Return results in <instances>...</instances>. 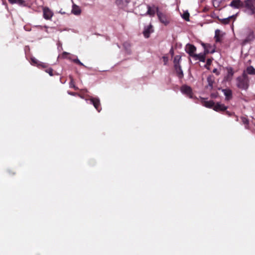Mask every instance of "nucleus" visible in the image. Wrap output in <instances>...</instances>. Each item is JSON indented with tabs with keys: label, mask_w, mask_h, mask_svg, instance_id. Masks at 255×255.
<instances>
[{
	"label": "nucleus",
	"mask_w": 255,
	"mask_h": 255,
	"mask_svg": "<svg viewBox=\"0 0 255 255\" xmlns=\"http://www.w3.org/2000/svg\"><path fill=\"white\" fill-rule=\"evenodd\" d=\"M247 73L250 75H255V69L252 66H250L247 68Z\"/></svg>",
	"instance_id": "obj_23"
},
{
	"label": "nucleus",
	"mask_w": 255,
	"mask_h": 255,
	"mask_svg": "<svg viewBox=\"0 0 255 255\" xmlns=\"http://www.w3.org/2000/svg\"><path fill=\"white\" fill-rule=\"evenodd\" d=\"M130 0H116V4L121 8L126 6L129 2Z\"/></svg>",
	"instance_id": "obj_15"
},
{
	"label": "nucleus",
	"mask_w": 255,
	"mask_h": 255,
	"mask_svg": "<svg viewBox=\"0 0 255 255\" xmlns=\"http://www.w3.org/2000/svg\"><path fill=\"white\" fill-rule=\"evenodd\" d=\"M205 55L204 54L200 53L199 54H196L193 58H195L196 60L198 59L201 62H205Z\"/></svg>",
	"instance_id": "obj_21"
},
{
	"label": "nucleus",
	"mask_w": 255,
	"mask_h": 255,
	"mask_svg": "<svg viewBox=\"0 0 255 255\" xmlns=\"http://www.w3.org/2000/svg\"><path fill=\"white\" fill-rule=\"evenodd\" d=\"M220 30L217 29L215 31V39L216 42H220L221 39L220 37Z\"/></svg>",
	"instance_id": "obj_27"
},
{
	"label": "nucleus",
	"mask_w": 255,
	"mask_h": 255,
	"mask_svg": "<svg viewBox=\"0 0 255 255\" xmlns=\"http://www.w3.org/2000/svg\"><path fill=\"white\" fill-rule=\"evenodd\" d=\"M72 12L73 13L75 14H79L81 13V10L80 8L78 6L74 5L73 6Z\"/></svg>",
	"instance_id": "obj_25"
},
{
	"label": "nucleus",
	"mask_w": 255,
	"mask_h": 255,
	"mask_svg": "<svg viewBox=\"0 0 255 255\" xmlns=\"http://www.w3.org/2000/svg\"><path fill=\"white\" fill-rule=\"evenodd\" d=\"M227 109V107L225 106L224 104H220V103H217L216 105L214 104V106L213 108V110L216 112H224L226 111V114L229 116H231V113L228 111H226Z\"/></svg>",
	"instance_id": "obj_4"
},
{
	"label": "nucleus",
	"mask_w": 255,
	"mask_h": 255,
	"mask_svg": "<svg viewBox=\"0 0 255 255\" xmlns=\"http://www.w3.org/2000/svg\"><path fill=\"white\" fill-rule=\"evenodd\" d=\"M72 61L77 64L85 67V66L78 58L72 59Z\"/></svg>",
	"instance_id": "obj_31"
},
{
	"label": "nucleus",
	"mask_w": 255,
	"mask_h": 255,
	"mask_svg": "<svg viewBox=\"0 0 255 255\" xmlns=\"http://www.w3.org/2000/svg\"><path fill=\"white\" fill-rule=\"evenodd\" d=\"M153 32V26L151 24H150L149 25L145 27L143 34L145 38H148L150 36V34Z\"/></svg>",
	"instance_id": "obj_11"
},
{
	"label": "nucleus",
	"mask_w": 255,
	"mask_h": 255,
	"mask_svg": "<svg viewBox=\"0 0 255 255\" xmlns=\"http://www.w3.org/2000/svg\"><path fill=\"white\" fill-rule=\"evenodd\" d=\"M31 62L33 65H37V66L39 63V61L36 58H35L34 57L31 58Z\"/></svg>",
	"instance_id": "obj_32"
},
{
	"label": "nucleus",
	"mask_w": 255,
	"mask_h": 255,
	"mask_svg": "<svg viewBox=\"0 0 255 255\" xmlns=\"http://www.w3.org/2000/svg\"><path fill=\"white\" fill-rule=\"evenodd\" d=\"M91 104H93L98 112H100L102 109L100 101L98 98L91 97L89 99Z\"/></svg>",
	"instance_id": "obj_6"
},
{
	"label": "nucleus",
	"mask_w": 255,
	"mask_h": 255,
	"mask_svg": "<svg viewBox=\"0 0 255 255\" xmlns=\"http://www.w3.org/2000/svg\"><path fill=\"white\" fill-rule=\"evenodd\" d=\"M241 119L242 123L245 125L246 128L248 129L249 124V120L246 117H241Z\"/></svg>",
	"instance_id": "obj_24"
},
{
	"label": "nucleus",
	"mask_w": 255,
	"mask_h": 255,
	"mask_svg": "<svg viewBox=\"0 0 255 255\" xmlns=\"http://www.w3.org/2000/svg\"><path fill=\"white\" fill-rule=\"evenodd\" d=\"M43 12V17L47 20H50L53 15V12L48 7H44Z\"/></svg>",
	"instance_id": "obj_9"
},
{
	"label": "nucleus",
	"mask_w": 255,
	"mask_h": 255,
	"mask_svg": "<svg viewBox=\"0 0 255 255\" xmlns=\"http://www.w3.org/2000/svg\"><path fill=\"white\" fill-rule=\"evenodd\" d=\"M234 71H233V70L232 68H230L229 69H228V75H227V77L228 78H232L234 75Z\"/></svg>",
	"instance_id": "obj_28"
},
{
	"label": "nucleus",
	"mask_w": 255,
	"mask_h": 255,
	"mask_svg": "<svg viewBox=\"0 0 255 255\" xmlns=\"http://www.w3.org/2000/svg\"><path fill=\"white\" fill-rule=\"evenodd\" d=\"M156 9L157 10V15L160 22L165 25H167L169 23L168 16L166 14L159 11L158 7H156Z\"/></svg>",
	"instance_id": "obj_3"
},
{
	"label": "nucleus",
	"mask_w": 255,
	"mask_h": 255,
	"mask_svg": "<svg viewBox=\"0 0 255 255\" xmlns=\"http://www.w3.org/2000/svg\"><path fill=\"white\" fill-rule=\"evenodd\" d=\"M163 59H164V61L165 63L166 62V61H167V58H166L165 57H163Z\"/></svg>",
	"instance_id": "obj_39"
},
{
	"label": "nucleus",
	"mask_w": 255,
	"mask_h": 255,
	"mask_svg": "<svg viewBox=\"0 0 255 255\" xmlns=\"http://www.w3.org/2000/svg\"><path fill=\"white\" fill-rule=\"evenodd\" d=\"M211 63H212V60H211L210 59H207V65H210Z\"/></svg>",
	"instance_id": "obj_37"
},
{
	"label": "nucleus",
	"mask_w": 255,
	"mask_h": 255,
	"mask_svg": "<svg viewBox=\"0 0 255 255\" xmlns=\"http://www.w3.org/2000/svg\"><path fill=\"white\" fill-rule=\"evenodd\" d=\"M229 5L234 8L241 9L243 8V1L241 0H233Z\"/></svg>",
	"instance_id": "obj_8"
},
{
	"label": "nucleus",
	"mask_w": 255,
	"mask_h": 255,
	"mask_svg": "<svg viewBox=\"0 0 255 255\" xmlns=\"http://www.w3.org/2000/svg\"><path fill=\"white\" fill-rule=\"evenodd\" d=\"M213 72L214 73H216L217 75L219 74V72H218V70L217 69H214L213 70Z\"/></svg>",
	"instance_id": "obj_38"
},
{
	"label": "nucleus",
	"mask_w": 255,
	"mask_h": 255,
	"mask_svg": "<svg viewBox=\"0 0 255 255\" xmlns=\"http://www.w3.org/2000/svg\"><path fill=\"white\" fill-rule=\"evenodd\" d=\"M236 16H237V14H235V15H233L229 16L226 18H223V19L218 18V19L220 20V21L221 22V23L222 24H227L230 23L231 19H233L234 20H235L236 19Z\"/></svg>",
	"instance_id": "obj_14"
},
{
	"label": "nucleus",
	"mask_w": 255,
	"mask_h": 255,
	"mask_svg": "<svg viewBox=\"0 0 255 255\" xmlns=\"http://www.w3.org/2000/svg\"><path fill=\"white\" fill-rule=\"evenodd\" d=\"M182 17L186 21H189V13L188 12H184Z\"/></svg>",
	"instance_id": "obj_30"
},
{
	"label": "nucleus",
	"mask_w": 255,
	"mask_h": 255,
	"mask_svg": "<svg viewBox=\"0 0 255 255\" xmlns=\"http://www.w3.org/2000/svg\"><path fill=\"white\" fill-rule=\"evenodd\" d=\"M53 69L51 68H48L45 70V72L48 73L51 76L53 75Z\"/></svg>",
	"instance_id": "obj_33"
},
{
	"label": "nucleus",
	"mask_w": 255,
	"mask_h": 255,
	"mask_svg": "<svg viewBox=\"0 0 255 255\" xmlns=\"http://www.w3.org/2000/svg\"><path fill=\"white\" fill-rule=\"evenodd\" d=\"M82 91L84 92H88V90L87 89H83V90H82Z\"/></svg>",
	"instance_id": "obj_40"
},
{
	"label": "nucleus",
	"mask_w": 255,
	"mask_h": 255,
	"mask_svg": "<svg viewBox=\"0 0 255 255\" xmlns=\"http://www.w3.org/2000/svg\"><path fill=\"white\" fill-rule=\"evenodd\" d=\"M157 7H151L149 5H147V11L145 13V15L147 14L150 15V16H153L155 13H157V10L156 9Z\"/></svg>",
	"instance_id": "obj_16"
},
{
	"label": "nucleus",
	"mask_w": 255,
	"mask_h": 255,
	"mask_svg": "<svg viewBox=\"0 0 255 255\" xmlns=\"http://www.w3.org/2000/svg\"><path fill=\"white\" fill-rule=\"evenodd\" d=\"M181 92L190 98L193 97V92L191 88L187 85H183L180 89Z\"/></svg>",
	"instance_id": "obj_5"
},
{
	"label": "nucleus",
	"mask_w": 255,
	"mask_h": 255,
	"mask_svg": "<svg viewBox=\"0 0 255 255\" xmlns=\"http://www.w3.org/2000/svg\"><path fill=\"white\" fill-rule=\"evenodd\" d=\"M68 93L70 95H72V96H75L76 95H78L76 93H74V92H68Z\"/></svg>",
	"instance_id": "obj_36"
},
{
	"label": "nucleus",
	"mask_w": 255,
	"mask_h": 255,
	"mask_svg": "<svg viewBox=\"0 0 255 255\" xmlns=\"http://www.w3.org/2000/svg\"><path fill=\"white\" fill-rule=\"evenodd\" d=\"M11 4L16 3L20 6L25 5V1L24 0H8Z\"/></svg>",
	"instance_id": "obj_20"
},
{
	"label": "nucleus",
	"mask_w": 255,
	"mask_h": 255,
	"mask_svg": "<svg viewBox=\"0 0 255 255\" xmlns=\"http://www.w3.org/2000/svg\"><path fill=\"white\" fill-rule=\"evenodd\" d=\"M249 78L245 72L236 79V86L241 90L247 91L249 87Z\"/></svg>",
	"instance_id": "obj_1"
},
{
	"label": "nucleus",
	"mask_w": 255,
	"mask_h": 255,
	"mask_svg": "<svg viewBox=\"0 0 255 255\" xmlns=\"http://www.w3.org/2000/svg\"><path fill=\"white\" fill-rule=\"evenodd\" d=\"M255 36L253 30H250L245 40V42H249L254 39Z\"/></svg>",
	"instance_id": "obj_19"
},
{
	"label": "nucleus",
	"mask_w": 255,
	"mask_h": 255,
	"mask_svg": "<svg viewBox=\"0 0 255 255\" xmlns=\"http://www.w3.org/2000/svg\"><path fill=\"white\" fill-rule=\"evenodd\" d=\"M38 67H42L43 68H45L47 67V65L46 63L40 62L38 64Z\"/></svg>",
	"instance_id": "obj_34"
},
{
	"label": "nucleus",
	"mask_w": 255,
	"mask_h": 255,
	"mask_svg": "<svg viewBox=\"0 0 255 255\" xmlns=\"http://www.w3.org/2000/svg\"><path fill=\"white\" fill-rule=\"evenodd\" d=\"M217 96H218V93H212L211 95V97L212 98H216V97H217Z\"/></svg>",
	"instance_id": "obj_35"
},
{
	"label": "nucleus",
	"mask_w": 255,
	"mask_h": 255,
	"mask_svg": "<svg viewBox=\"0 0 255 255\" xmlns=\"http://www.w3.org/2000/svg\"><path fill=\"white\" fill-rule=\"evenodd\" d=\"M78 95L81 97L82 98V96H80V95L78 94Z\"/></svg>",
	"instance_id": "obj_42"
},
{
	"label": "nucleus",
	"mask_w": 255,
	"mask_h": 255,
	"mask_svg": "<svg viewBox=\"0 0 255 255\" xmlns=\"http://www.w3.org/2000/svg\"><path fill=\"white\" fill-rule=\"evenodd\" d=\"M202 103L204 106L208 108H213L215 104L213 101H206L205 100H202Z\"/></svg>",
	"instance_id": "obj_17"
},
{
	"label": "nucleus",
	"mask_w": 255,
	"mask_h": 255,
	"mask_svg": "<svg viewBox=\"0 0 255 255\" xmlns=\"http://www.w3.org/2000/svg\"><path fill=\"white\" fill-rule=\"evenodd\" d=\"M185 51L190 56L193 57L196 54L195 52L196 51V47L193 44H187L186 45Z\"/></svg>",
	"instance_id": "obj_7"
},
{
	"label": "nucleus",
	"mask_w": 255,
	"mask_h": 255,
	"mask_svg": "<svg viewBox=\"0 0 255 255\" xmlns=\"http://www.w3.org/2000/svg\"><path fill=\"white\" fill-rule=\"evenodd\" d=\"M222 92L225 96V99L227 101H229L233 98V93L232 91L229 89H224L222 90Z\"/></svg>",
	"instance_id": "obj_12"
},
{
	"label": "nucleus",
	"mask_w": 255,
	"mask_h": 255,
	"mask_svg": "<svg viewBox=\"0 0 255 255\" xmlns=\"http://www.w3.org/2000/svg\"><path fill=\"white\" fill-rule=\"evenodd\" d=\"M69 78L70 79V81L69 83V87L70 88L74 89L75 90H78V88L76 87L75 85V82L72 76H69Z\"/></svg>",
	"instance_id": "obj_22"
},
{
	"label": "nucleus",
	"mask_w": 255,
	"mask_h": 255,
	"mask_svg": "<svg viewBox=\"0 0 255 255\" xmlns=\"http://www.w3.org/2000/svg\"><path fill=\"white\" fill-rule=\"evenodd\" d=\"M207 81L208 82V87L211 89L213 88V84L215 82V78L213 75H210L207 77Z\"/></svg>",
	"instance_id": "obj_18"
},
{
	"label": "nucleus",
	"mask_w": 255,
	"mask_h": 255,
	"mask_svg": "<svg viewBox=\"0 0 255 255\" xmlns=\"http://www.w3.org/2000/svg\"><path fill=\"white\" fill-rule=\"evenodd\" d=\"M181 57L180 55H176L174 58V66L179 65Z\"/></svg>",
	"instance_id": "obj_26"
},
{
	"label": "nucleus",
	"mask_w": 255,
	"mask_h": 255,
	"mask_svg": "<svg viewBox=\"0 0 255 255\" xmlns=\"http://www.w3.org/2000/svg\"><path fill=\"white\" fill-rule=\"evenodd\" d=\"M174 67L178 78L179 79H182L184 75L180 65L174 66Z\"/></svg>",
	"instance_id": "obj_13"
},
{
	"label": "nucleus",
	"mask_w": 255,
	"mask_h": 255,
	"mask_svg": "<svg viewBox=\"0 0 255 255\" xmlns=\"http://www.w3.org/2000/svg\"><path fill=\"white\" fill-rule=\"evenodd\" d=\"M202 46L204 48L205 54H207L209 53H213L215 52V48L210 44L202 43Z\"/></svg>",
	"instance_id": "obj_10"
},
{
	"label": "nucleus",
	"mask_w": 255,
	"mask_h": 255,
	"mask_svg": "<svg viewBox=\"0 0 255 255\" xmlns=\"http://www.w3.org/2000/svg\"><path fill=\"white\" fill-rule=\"evenodd\" d=\"M244 12L249 15L255 14V0H245L243 1Z\"/></svg>",
	"instance_id": "obj_2"
},
{
	"label": "nucleus",
	"mask_w": 255,
	"mask_h": 255,
	"mask_svg": "<svg viewBox=\"0 0 255 255\" xmlns=\"http://www.w3.org/2000/svg\"><path fill=\"white\" fill-rule=\"evenodd\" d=\"M213 5L215 7H218L220 6V3L222 1V0H212Z\"/></svg>",
	"instance_id": "obj_29"
},
{
	"label": "nucleus",
	"mask_w": 255,
	"mask_h": 255,
	"mask_svg": "<svg viewBox=\"0 0 255 255\" xmlns=\"http://www.w3.org/2000/svg\"><path fill=\"white\" fill-rule=\"evenodd\" d=\"M63 55H67V54H68V53H67L66 52H63Z\"/></svg>",
	"instance_id": "obj_41"
}]
</instances>
